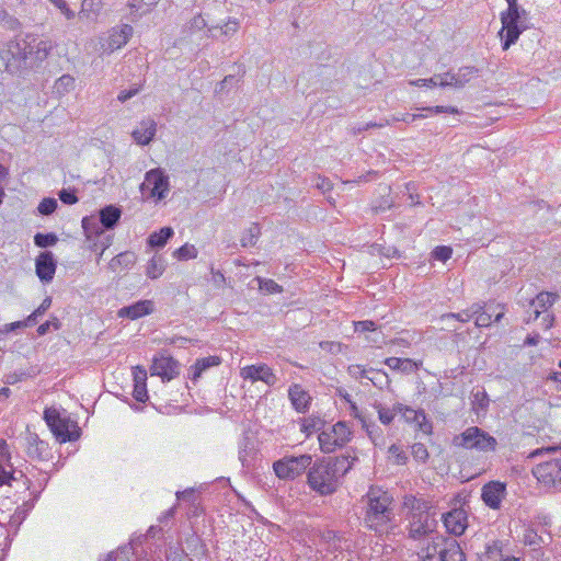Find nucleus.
Masks as SVG:
<instances>
[{
    "label": "nucleus",
    "instance_id": "72a5a7b5",
    "mask_svg": "<svg viewBox=\"0 0 561 561\" xmlns=\"http://www.w3.org/2000/svg\"><path fill=\"white\" fill-rule=\"evenodd\" d=\"M165 270V262L161 256H153L147 264L146 275L156 279L159 278Z\"/></svg>",
    "mask_w": 561,
    "mask_h": 561
},
{
    "label": "nucleus",
    "instance_id": "13d9d810",
    "mask_svg": "<svg viewBox=\"0 0 561 561\" xmlns=\"http://www.w3.org/2000/svg\"><path fill=\"white\" fill-rule=\"evenodd\" d=\"M134 398L139 402H146L148 399L147 386L146 383L134 385L133 391Z\"/></svg>",
    "mask_w": 561,
    "mask_h": 561
},
{
    "label": "nucleus",
    "instance_id": "49530a36",
    "mask_svg": "<svg viewBox=\"0 0 561 561\" xmlns=\"http://www.w3.org/2000/svg\"><path fill=\"white\" fill-rule=\"evenodd\" d=\"M260 289L268 294L282 293L283 288L273 279H261L259 278Z\"/></svg>",
    "mask_w": 561,
    "mask_h": 561
},
{
    "label": "nucleus",
    "instance_id": "2f4dec72",
    "mask_svg": "<svg viewBox=\"0 0 561 561\" xmlns=\"http://www.w3.org/2000/svg\"><path fill=\"white\" fill-rule=\"evenodd\" d=\"M102 0H82L79 18L92 19L102 10Z\"/></svg>",
    "mask_w": 561,
    "mask_h": 561
},
{
    "label": "nucleus",
    "instance_id": "b1692460",
    "mask_svg": "<svg viewBox=\"0 0 561 561\" xmlns=\"http://www.w3.org/2000/svg\"><path fill=\"white\" fill-rule=\"evenodd\" d=\"M385 364L392 370L403 374L416 373L422 365V362H416L411 358L388 357Z\"/></svg>",
    "mask_w": 561,
    "mask_h": 561
},
{
    "label": "nucleus",
    "instance_id": "7c9ffc66",
    "mask_svg": "<svg viewBox=\"0 0 561 561\" xmlns=\"http://www.w3.org/2000/svg\"><path fill=\"white\" fill-rule=\"evenodd\" d=\"M174 234L171 227H163L159 231L153 232L148 238V244L152 248H162L168 240Z\"/></svg>",
    "mask_w": 561,
    "mask_h": 561
},
{
    "label": "nucleus",
    "instance_id": "0eeeda50",
    "mask_svg": "<svg viewBox=\"0 0 561 561\" xmlns=\"http://www.w3.org/2000/svg\"><path fill=\"white\" fill-rule=\"evenodd\" d=\"M33 44L26 38L10 41L5 49L2 50L1 57L5 61L9 71H18L23 68L30 56L33 55Z\"/></svg>",
    "mask_w": 561,
    "mask_h": 561
},
{
    "label": "nucleus",
    "instance_id": "de8ad7c7",
    "mask_svg": "<svg viewBox=\"0 0 561 561\" xmlns=\"http://www.w3.org/2000/svg\"><path fill=\"white\" fill-rule=\"evenodd\" d=\"M348 370H350V374L352 376H354L355 378L367 379V380L371 381L374 383V386L378 385V382L375 380V378L369 376V370L363 368L359 365L351 366L348 368Z\"/></svg>",
    "mask_w": 561,
    "mask_h": 561
},
{
    "label": "nucleus",
    "instance_id": "603ef678",
    "mask_svg": "<svg viewBox=\"0 0 561 561\" xmlns=\"http://www.w3.org/2000/svg\"><path fill=\"white\" fill-rule=\"evenodd\" d=\"M412 424H414L415 430L425 434L431 435L433 431L432 422L427 419L426 414L424 413V421L422 419H417V421H414Z\"/></svg>",
    "mask_w": 561,
    "mask_h": 561
},
{
    "label": "nucleus",
    "instance_id": "473e14b6",
    "mask_svg": "<svg viewBox=\"0 0 561 561\" xmlns=\"http://www.w3.org/2000/svg\"><path fill=\"white\" fill-rule=\"evenodd\" d=\"M260 236V226L257 224H252L247 230L243 231L240 243L243 248L253 247L256 244Z\"/></svg>",
    "mask_w": 561,
    "mask_h": 561
},
{
    "label": "nucleus",
    "instance_id": "09e8293b",
    "mask_svg": "<svg viewBox=\"0 0 561 561\" xmlns=\"http://www.w3.org/2000/svg\"><path fill=\"white\" fill-rule=\"evenodd\" d=\"M489 397L485 391H477L473 394V408L478 410H485L489 407Z\"/></svg>",
    "mask_w": 561,
    "mask_h": 561
},
{
    "label": "nucleus",
    "instance_id": "6e6d98bb",
    "mask_svg": "<svg viewBox=\"0 0 561 561\" xmlns=\"http://www.w3.org/2000/svg\"><path fill=\"white\" fill-rule=\"evenodd\" d=\"M424 115L422 114H396L392 115L391 118H388L390 121V125L396 122H405V123H413L414 121L419 118H423Z\"/></svg>",
    "mask_w": 561,
    "mask_h": 561
},
{
    "label": "nucleus",
    "instance_id": "39448f33",
    "mask_svg": "<svg viewBox=\"0 0 561 561\" xmlns=\"http://www.w3.org/2000/svg\"><path fill=\"white\" fill-rule=\"evenodd\" d=\"M451 443L455 447L479 453H492L497 447L496 438L478 426L467 427L462 433L455 435Z\"/></svg>",
    "mask_w": 561,
    "mask_h": 561
},
{
    "label": "nucleus",
    "instance_id": "6ab92c4d",
    "mask_svg": "<svg viewBox=\"0 0 561 561\" xmlns=\"http://www.w3.org/2000/svg\"><path fill=\"white\" fill-rule=\"evenodd\" d=\"M288 397L291 402L293 408L298 413H306L311 404V396L307 390L302 388V386L298 383H294L288 389Z\"/></svg>",
    "mask_w": 561,
    "mask_h": 561
},
{
    "label": "nucleus",
    "instance_id": "9b49d317",
    "mask_svg": "<svg viewBox=\"0 0 561 561\" xmlns=\"http://www.w3.org/2000/svg\"><path fill=\"white\" fill-rule=\"evenodd\" d=\"M150 188V196L158 199L165 197L169 192V178L161 169H152L146 173L140 190Z\"/></svg>",
    "mask_w": 561,
    "mask_h": 561
},
{
    "label": "nucleus",
    "instance_id": "a878e982",
    "mask_svg": "<svg viewBox=\"0 0 561 561\" xmlns=\"http://www.w3.org/2000/svg\"><path fill=\"white\" fill-rule=\"evenodd\" d=\"M122 216V210L114 206L108 205L100 210V222L104 229H113Z\"/></svg>",
    "mask_w": 561,
    "mask_h": 561
},
{
    "label": "nucleus",
    "instance_id": "3c124183",
    "mask_svg": "<svg viewBox=\"0 0 561 561\" xmlns=\"http://www.w3.org/2000/svg\"><path fill=\"white\" fill-rule=\"evenodd\" d=\"M451 254V248L445 245L436 247L432 252L433 257L442 262H446L447 260H449Z\"/></svg>",
    "mask_w": 561,
    "mask_h": 561
},
{
    "label": "nucleus",
    "instance_id": "393cba45",
    "mask_svg": "<svg viewBox=\"0 0 561 561\" xmlns=\"http://www.w3.org/2000/svg\"><path fill=\"white\" fill-rule=\"evenodd\" d=\"M220 363L221 359L219 356H208L197 359L196 363L191 366L188 376L192 380H197L206 369L218 366Z\"/></svg>",
    "mask_w": 561,
    "mask_h": 561
},
{
    "label": "nucleus",
    "instance_id": "774afa93",
    "mask_svg": "<svg viewBox=\"0 0 561 561\" xmlns=\"http://www.w3.org/2000/svg\"><path fill=\"white\" fill-rule=\"evenodd\" d=\"M147 371L144 368L136 367L134 370V385L146 383Z\"/></svg>",
    "mask_w": 561,
    "mask_h": 561
},
{
    "label": "nucleus",
    "instance_id": "58836bf2",
    "mask_svg": "<svg viewBox=\"0 0 561 561\" xmlns=\"http://www.w3.org/2000/svg\"><path fill=\"white\" fill-rule=\"evenodd\" d=\"M75 78L70 75H64L55 82V89L59 94H66L73 90Z\"/></svg>",
    "mask_w": 561,
    "mask_h": 561
},
{
    "label": "nucleus",
    "instance_id": "aec40b11",
    "mask_svg": "<svg viewBox=\"0 0 561 561\" xmlns=\"http://www.w3.org/2000/svg\"><path fill=\"white\" fill-rule=\"evenodd\" d=\"M478 73V69L474 67H461L457 72H445L443 84H449L454 88H462Z\"/></svg>",
    "mask_w": 561,
    "mask_h": 561
},
{
    "label": "nucleus",
    "instance_id": "dca6fc26",
    "mask_svg": "<svg viewBox=\"0 0 561 561\" xmlns=\"http://www.w3.org/2000/svg\"><path fill=\"white\" fill-rule=\"evenodd\" d=\"M444 525L448 533L460 536L467 528V515L463 510L456 508L443 515Z\"/></svg>",
    "mask_w": 561,
    "mask_h": 561
},
{
    "label": "nucleus",
    "instance_id": "bf43d9fd",
    "mask_svg": "<svg viewBox=\"0 0 561 561\" xmlns=\"http://www.w3.org/2000/svg\"><path fill=\"white\" fill-rule=\"evenodd\" d=\"M474 317V324L477 328H488L491 325V314L485 312L484 309Z\"/></svg>",
    "mask_w": 561,
    "mask_h": 561
},
{
    "label": "nucleus",
    "instance_id": "20e7f679",
    "mask_svg": "<svg viewBox=\"0 0 561 561\" xmlns=\"http://www.w3.org/2000/svg\"><path fill=\"white\" fill-rule=\"evenodd\" d=\"M422 559L423 561H465V553L456 539L434 536L422 549Z\"/></svg>",
    "mask_w": 561,
    "mask_h": 561
},
{
    "label": "nucleus",
    "instance_id": "423d86ee",
    "mask_svg": "<svg viewBox=\"0 0 561 561\" xmlns=\"http://www.w3.org/2000/svg\"><path fill=\"white\" fill-rule=\"evenodd\" d=\"M44 420L60 443L71 442L79 437L77 424L58 410L48 408L44 411Z\"/></svg>",
    "mask_w": 561,
    "mask_h": 561
},
{
    "label": "nucleus",
    "instance_id": "412c9836",
    "mask_svg": "<svg viewBox=\"0 0 561 561\" xmlns=\"http://www.w3.org/2000/svg\"><path fill=\"white\" fill-rule=\"evenodd\" d=\"M558 295L549 291L539 293L535 299H531L530 306L534 307V312L527 319V322L535 321L543 312L557 301Z\"/></svg>",
    "mask_w": 561,
    "mask_h": 561
},
{
    "label": "nucleus",
    "instance_id": "4d7b16f0",
    "mask_svg": "<svg viewBox=\"0 0 561 561\" xmlns=\"http://www.w3.org/2000/svg\"><path fill=\"white\" fill-rule=\"evenodd\" d=\"M314 186L322 193L330 192L333 187L331 181L328 178L321 175H317L314 178Z\"/></svg>",
    "mask_w": 561,
    "mask_h": 561
},
{
    "label": "nucleus",
    "instance_id": "79ce46f5",
    "mask_svg": "<svg viewBox=\"0 0 561 561\" xmlns=\"http://www.w3.org/2000/svg\"><path fill=\"white\" fill-rule=\"evenodd\" d=\"M58 238L55 233H36L34 243L39 248L53 247L57 243Z\"/></svg>",
    "mask_w": 561,
    "mask_h": 561
},
{
    "label": "nucleus",
    "instance_id": "c756f323",
    "mask_svg": "<svg viewBox=\"0 0 561 561\" xmlns=\"http://www.w3.org/2000/svg\"><path fill=\"white\" fill-rule=\"evenodd\" d=\"M82 229L88 239H92L93 237H98L103 233V227L100 222V218H95L94 216L84 217L82 219Z\"/></svg>",
    "mask_w": 561,
    "mask_h": 561
},
{
    "label": "nucleus",
    "instance_id": "4468645a",
    "mask_svg": "<svg viewBox=\"0 0 561 561\" xmlns=\"http://www.w3.org/2000/svg\"><path fill=\"white\" fill-rule=\"evenodd\" d=\"M240 376L245 380L263 381L268 386H274L277 381L273 370L265 364L245 366L241 368Z\"/></svg>",
    "mask_w": 561,
    "mask_h": 561
},
{
    "label": "nucleus",
    "instance_id": "4c0bfd02",
    "mask_svg": "<svg viewBox=\"0 0 561 561\" xmlns=\"http://www.w3.org/2000/svg\"><path fill=\"white\" fill-rule=\"evenodd\" d=\"M33 42H34L33 54H35V58L41 61L44 60L45 58H47V56L50 54V51L54 48L53 43L47 39H41L38 42L33 39Z\"/></svg>",
    "mask_w": 561,
    "mask_h": 561
},
{
    "label": "nucleus",
    "instance_id": "2eb2a0df",
    "mask_svg": "<svg viewBox=\"0 0 561 561\" xmlns=\"http://www.w3.org/2000/svg\"><path fill=\"white\" fill-rule=\"evenodd\" d=\"M57 268V261L50 251L39 253L35 260V272L43 283H50L54 279Z\"/></svg>",
    "mask_w": 561,
    "mask_h": 561
},
{
    "label": "nucleus",
    "instance_id": "ea45409f",
    "mask_svg": "<svg viewBox=\"0 0 561 561\" xmlns=\"http://www.w3.org/2000/svg\"><path fill=\"white\" fill-rule=\"evenodd\" d=\"M197 249L193 244L185 243L173 252V256L180 261L195 259L197 256Z\"/></svg>",
    "mask_w": 561,
    "mask_h": 561
},
{
    "label": "nucleus",
    "instance_id": "6e6552de",
    "mask_svg": "<svg viewBox=\"0 0 561 561\" xmlns=\"http://www.w3.org/2000/svg\"><path fill=\"white\" fill-rule=\"evenodd\" d=\"M311 463L310 455L285 456L273 463V470L282 480H294L301 476Z\"/></svg>",
    "mask_w": 561,
    "mask_h": 561
},
{
    "label": "nucleus",
    "instance_id": "9d476101",
    "mask_svg": "<svg viewBox=\"0 0 561 561\" xmlns=\"http://www.w3.org/2000/svg\"><path fill=\"white\" fill-rule=\"evenodd\" d=\"M533 473L540 483L561 488V459L541 462L534 468Z\"/></svg>",
    "mask_w": 561,
    "mask_h": 561
},
{
    "label": "nucleus",
    "instance_id": "a18cd8bd",
    "mask_svg": "<svg viewBox=\"0 0 561 561\" xmlns=\"http://www.w3.org/2000/svg\"><path fill=\"white\" fill-rule=\"evenodd\" d=\"M50 3H53L60 13L67 19V20H73L76 18V12L70 9L68 5V2L66 0H48Z\"/></svg>",
    "mask_w": 561,
    "mask_h": 561
},
{
    "label": "nucleus",
    "instance_id": "a211bd4d",
    "mask_svg": "<svg viewBox=\"0 0 561 561\" xmlns=\"http://www.w3.org/2000/svg\"><path fill=\"white\" fill-rule=\"evenodd\" d=\"M505 491L504 483L492 481L482 488V499L489 507L499 508L505 495Z\"/></svg>",
    "mask_w": 561,
    "mask_h": 561
},
{
    "label": "nucleus",
    "instance_id": "f257e3e1",
    "mask_svg": "<svg viewBox=\"0 0 561 561\" xmlns=\"http://www.w3.org/2000/svg\"><path fill=\"white\" fill-rule=\"evenodd\" d=\"M352 462L347 457L321 459L309 467L308 485L316 493L327 496L335 493L341 479L350 471Z\"/></svg>",
    "mask_w": 561,
    "mask_h": 561
},
{
    "label": "nucleus",
    "instance_id": "1a4fd4ad",
    "mask_svg": "<svg viewBox=\"0 0 561 561\" xmlns=\"http://www.w3.org/2000/svg\"><path fill=\"white\" fill-rule=\"evenodd\" d=\"M352 432L346 423L337 422L331 428L319 434L318 440L323 453H333L351 440Z\"/></svg>",
    "mask_w": 561,
    "mask_h": 561
},
{
    "label": "nucleus",
    "instance_id": "a19ab883",
    "mask_svg": "<svg viewBox=\"0 0 561 561\" xmlns=\"http://www.w3.org/2000/svg\"><path fill=\"white\" fill-rule=\"evenodd\" d=\"M444 76H445V72L435 75L430 79H417V80L411 81V84L416 85V87H436V85H439L442 88L449 87V84H443V81H445V79H442V78H444Z\"/></svg>",
    "mask_w": 561,
    "mask_h": 561
},
{
    "label": "nucleus",
    "instance_id": "864d4df0",
    "mask_svg": "<svg viewBox=\"0 0 561 561\" xmlns=\"http://www.w3.org/2000/svg\"><path fill=\"white\" fill-rule=\"evenodd\" d=\"M392 205H393V201L388 194L387 196H382L380 201H376L374 203L373 210L375 213H381L387 209H390L392 207Z\"/></svg>",
    "mask_w": 561,
    "mask_h": 561
},
{
    "label": "nucleus",
    "instance_id": "e433bc0d",
    "mask_svg": "<svg viewBox=\"0 0 561 561\" xmlns=\"http://www.w3.org/2000/svg\"><path fill=\"white\" fill-rule=\"evenodd\" d=\"M397 410L399 411V414L404 419L407 423H413L414 421H417V419H422L424 421V411L423 410H414L408 405H404L402 403H397Z\"/></svg>",
    "mask_w": 561,
    "mask_h": 561
},
{
    "label": "nucleus",
    "instance_id": "338daca9",
    "mask_svg": "<svg viewBox=\"0 0 561 561\" xmlns=\"http://www.w3.org/2000/svg\"><path fill=\"white\" fill-rule=\"evenodd\" d=\"M139 88H133L129 90H123L118 93L117 100L122 103L126 102L127 100L131 99L136 94H138Z\"/></svg>",
    "mask_w": 561,
    "mask_h": 561
},
{
    "label": "nucleus",
    "instance_id": "680f3d73",
    "mask_svg": "<svg viewBox=\"0 0 561 561\" xmlns=\"http://www.w3.org/2000/svg\"><path fill=\"white\" fill-rule=\"evenodd\" d=\"M376 330V323L370 320L358 321L355 323L356 332H366Z\"/></svg>",
    "mask_w": 561,
    "mask_h": 561
},
{
    "label": "nucleus",
    "instance_id": "5701e85b",
    "mask_svg": "<svg viewBox=\"0 0 561 561\" xmlns=\"http://www.w3.org/2000/svg\"><path fill=\"white\" fill-rule=\"evenodd\" d=\"M157 124L153 119H146L133 131L134 140L139 145H148L154 137Z\"/></svg>",
    "mask_w": 561,
    "mask_h": 561
},
{
    "label": "nucleus",
    "instance_id": "37998d69",
    "mask_svg": "<svg viewBox=\"0 0 561 561\" xmlns=\"http://www.w3.org/2000/svg\"><path fill=\"white\" fill-rule=\"evenodd\" d=\"M135 262V254L131 252H124L115 257L112 259L110 265L112 268H115L116 266L124 265L125 267L134 264Z\"/></svg>",
    "mask_w": 561,
    "mask_h": 561
},
{
    "label": "nucleus",
    "instance_id": "f03ea898",
    "mask_svg": "<svg viewBox=\"0 0 561 561\" xmlns=\"http://www.w3.org/2000/svg\"><path fill=\"white\" fill-rule=\"evenodd\" d=\"M366 500L367 508L364 520L367 528L378 535L388 534L396 526L392 495L378 486H370Z\"/></svg>",
    "mask_w": 561,
    "mask_h": 561
},
{
    "label": "nucleus",
    "instance_id": "f8f14e48",
    "mask_svg": "<svg viewBox=\"0 0 561 561\" xmlns=\"http://www.w3.org/2000/svg\"><path fill=\"white\" fill-rule=\"evenodd\" d=\"M133 35V27L124 24L121 27H114L108 35L102 39L101 48L103 53L111 54L127 44Z\"/></svg>",
    "mask_w": 561,
    "mask_h": 561
},
{
    "label": "nucleus",
    "instance_id": "c03bdc74",
    "mask_svg": "<svg viewBox=\"0 0 561 561\" xmlns=\"http://www.w3.org/2000/svg\"><path fill=\"white\" fill-rule=\"evenodd\" d=\"M412 456L415 460L425 462L428 459V450L422 443H415L411 447Z\"/></svg>",
    "mask_w": 561,
    "mask_h": 561
},
{
    "label": "nucleus",
    "instance_id": "8fccbe9b",
    "mask_svg": "<svg viewBox=\"0 0 561 561\" xmlns=\"http://www.w3.org/2000/svg\"><path fill=\"white\" fill-rule=\"evenodd\" d=\"M57 208V201L55 198H44L37 209L42 215H50Z\"/></svg>",
    "mask_w": 561,
    "mask_h": 561
},
{
    "label": "nucleus",
    "instance_id": "4be33fe9",
    "mask_svg": "<svg viewBox=\"0 0 561 561\" xmlns=\"http://www.w3.org/2000/svg\"><path fill=\"white\" fill-rule=\"evenodd\" d=\"M153 311L152 300H139L130 306L119 309L118 316L122 318H128L136 320L144 316L150 314Z\"/></svg>",
    "mask_w": 561,
    "mask_h": 561
},
{
    "label": "nucleus",
    "instance_id": "052dcab7",
    "mask_svg": "<svg viewBox=\"0 0 561 561\" xmlns=\"http://www.w3.org/2000/svg\"><path fill=\"white\" fill-rule=\"evenodd\" d=\"M59 198L62 203L67 205H73L78 202V197L73 192L61 190L59 193Z\"/></svg>",
    "mask_w": 561,
    "mask_h": 561
},
{
    "label": "nucleus",
    "instance_id": "c85d7f7f",
    "mask_svg": "<svg viewBox=\"0 0 561 561\" xmlns=\"http://www.w3.org/2000/svg\"><path fill=\"white\" fill-rule=\"evenodd\" d=\"M485 308V305L482 302H476L472 304L469 308L466 310H462L457 313H447L444 314L443 318H453L460 322H468L471 318H473L476 314H478L480 311H482Z\"/></svg>",
    "mask_w": 561,
    "mask_h": 561
},
{
    "label": "nucleus",
    "instance_id": "5fc2aeb1",
    "mask_svg": "<svg viewBox=\"0 0 561 561\" xmlns=\"http://www.w3.org/2000/svg\"><path fill=\"white\" fill-rule=\"evenodd\" d=\"M389 454L391 455V457H393L396 459V463L398 465H403L405 463L408 457L405 455V453L396 444L391 445L389 447Z\"/></svg>",
    "mask_w": 561,
    "mask_h": 561
},
{
    "label": "nucleus",
    "instance_id": "0e129e2a",
    "mask_svg": "<svg viewBox=\"0 0 561 561\" xmlns=\"http://www.w3.org/2000/svg\"><path fill=\"white\" fill-rule=\"evenodd\" d=\"M345 400L350 403L351 415L358 419L360 423H362V420H366V416L364 415V413L358 409V407L356 405L355 402L351 401L348 394L345 396Z\"/></svg>",
    "mask_w": 561,
    "mask_h": 561
},
{
    "label": "nucleus",
    "instance_id": "f704fd0d",
    "mask_svg": "<svg viewBox=\"0 0 561 561\" xmlns=\"http://www.w3.org/2000/svg\"><path fill=\"white\" fill-rule=\"evenodd\" d=\"M362 426L376 446L383 444L382 431L376 423L366 419L362 420Z\"/></svg>",
    "mask_w": 561,
    "mask_h": 561
},
{
    "label": "nucleus",
    "instance_id": "69168bd1",
    "mask_svg": "<svg viewBox=\"0 0 561 561\" xmlns=\"http://www.w3.org/2000/svg\"><path fill=\"white\" fill-rule=\"evenodd\" d=\"M239 28V23L237 20H229L222 27V34L225 35H232L234 34Z\"/></svg>",
    "mask_w": 561,
    "mask_h": 561
},
{
    "label": "nucleus",
    "instance_id": "bb28decb",
    "mask_svg": "<svg viewBox=\"0 0 561 561\" xmlns=\"http://www.w3.org/2000/svg\"><path fill=\"white\" fill-rule=\"evenodd\" d=\"M27 454L32 458L44 459L48 454V445L41 440L37 435L28 437Z\"/></svg>",
    "mask_w": 561,
    "mask_h": 561
},
{
    "label": "nucleus",
    "instance_id": "f3484780",
    "mask_svg": "<svg viewBox=\"0 0 561 561\" xmlns=\"http://www.w3.org/2000/svg\"><path fill=\"white\" fill-rule=\"evenodd\" d=\"M434 524V519L430 517L427 512L413 514L410 522V536L414 539H419L422 536L432 533Z\"/></svg>",
    "mask_w": 561,
    "mask_h": 561
},
{
    "label": "nucleus",
    "instance_id": "ddd939ff",
    "mask_svg": "<svg viewBox=\"0 0 561 561\" xmlns=\"http://www.w3.org/2000/svg\"><path fill=\"white\" fill-rule=\"evenodd\" d=\"M179 369L180 365L175 359L161 355L153 358L150 373L161 377L163 380H171L180 374Z\"/></svg>",
    "mask_w": 561,
    "mask_h": 561
},
{
    "label": "nucleus",
    "instance_id": "cd10ccee",
    "mask_svg": "<svg viewBox=\"0 0 561 561\" xmlns=\"http://www.w3.org/2000/svg\"><path fill=\"white\" fill-rule=\"evenodd\" d=\"M159 0H130L129 9L133 20L139 19L149 13Z\"/></svg>",
    "mask_w": 561,
    "mask_h": 561
},
{
    "label": "nucleus",
    "instance_id": "7ed1b4c3",
    "mask_svg": "<svg viewBox=\"0 0 561 561\" xmlns=\"http://www.w3.org/2000/svg\"><path fill=\"white\" fill-rule=\"evenodd\" d=\"M508 8L506 11L501 13L502 28L499 35L503 39L502 48L507 50L526 30V25L523 24V19H526V10L519 8L517 0H506Z\"/></svg>",
    "mask_w": 561,
    "mask_h": 561
},
{
    "label": "nucleus",
    "instance_id": "c9c22d12",
    "mask_svg": "<svg viewBox=\"0 0 561 561\" xmlns=\"http://www.w3.org/2000/svg\"><path fill=\"white\" fill-rule=\"evenodd\" d=\"M374 407L378 413L379 421L383 425H389L393 421L394 416L399 414L397 403L392 408H386L381 403H375Z\"/></svg>",
    "mask_w": 561,
    "mask_h": 561
},
{
    "label": "nucleus",
    "instance_id": "e2e57ef3",
    "mask_svg": "<svg viewBox=\"0 0 561 561\" xmlns=\"http://www.w3.org/2000/svg\"><path fill=\"white\" fill-rule=\"evenodd\" d=\"M425 111L433 112L435 114L448 113V114H458L459 110L455 106H433L426 107Z\"/></svg>",
    "mask_w": 561,
    "mask_h": 561
}]
</instances>
